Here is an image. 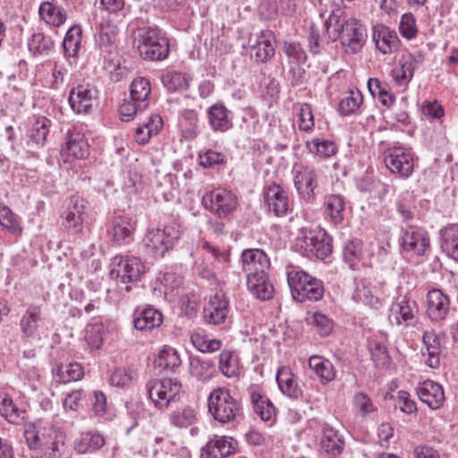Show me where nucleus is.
Masks as SVG:
<instances>
[{"label": "nucleus", "instance_id": "1", "mask_svg": "<svg viewBox=\"0 0 458 458\" xmlns=\"http://www.w3.org/2000/svg\"><path fill=\"white\" fill-rule=\"evenodd\" d=\"M140 55L149 61L165 59L169 54V42L157 28H140L136 34Z\"/></svg>", "mask_w": 458, "mask_h": 458}, {"label": "nucleus", "instance_id": "2", "mask_svg": "<svg viewBox=\"0 0 458 458\" xmlns=\"http://www.w3.org/2000/svg\"><path fill=\"white\" fill-rule=\"evenodd\" d=\"M287 281L292 296L297 301H318L324 296L323 282L304 271L289 272Z\"/></svg>", "mask_w": 458, "mask_h": 458}, {"label": "nucleus", "instance_id": "3", "mask_svg": "<svg viewBox=\"0 0 458 458\" xmlns=\"http://www.w3.org/2000/svg\"><path fill=\"white\" fill-rule=\"evenodd\" d=\"M208 407L212 417L222 424L234 420L242 412L239 401L225 387L216 388L209 394Z\"/></svg>", "mask_w": 458, "mask_h": 458}, {"label": "nucleus", "instance_id": "4", "mask_svg": "<svg viewBox=\"0 0 458 458\" xmlns=\"http://www.w3.org/2000/svg\"><path fill=\"white\" fill-rule=\"evenodd\" d=\"M145 273V266L137 257L115 256L112 261L111 276L119 280L118 286L121 291L130 292L131 285L139 282Z\"/></svg>", "mask_w": 458, "mask_h": 458}, {"label": "nucleus", "instance_id": "5", "mask_svg": "<svg viewBox=\"0 0 458 458\" xmlns=\"http://www.w3.org/2000/svg\"><path fill=\"white\" fill-rule=\"evenodd\" d=\"M182 235L181 225L172 223L163 229L152 230L148 233L143 242L147 249L157 258H163L174 248Z\"/></svg>", "mask_w": 458, "mask_h": 458}, {"label": "nucleus", "instance_id": "6", "mask_svg": "<svg viewBox=\"0 0 458 458\" xmlns=\"http://www.w3.org/2000/svg\"><path fill=\"white\" fill-rule=\"evenodd\" d=\"M181 388V383L173 378H154L146 384L150 400L159 409L166 408L180 394Z\"/></svg>", "mask_w": 458, "mask_h": 458}, {"label": "nucleus", "instance_id": "7", "mask_svg": "<svg viewBox=\"0 0 458 458\" xmlns=\"http://www.w3.org/2000/svg\"><path fill=\"white\" fill-rule=\"evenodd\" d=\"M384 162L392 174L402 179L409 178L414 169L413 155L400 146L386 148L384 152Z\"/></svg>", "mask_w": 458, "mask_h": 458}, {"label": "nucleus", "instance_id": "8", "mask_svg": "<svg viewBox=\"0 0 458 458\" xmlns=\"http://www.w3.org/2000/svg\"><path fill=\"white\" fill-rule=\"evenodd\" d=\"M202 204L219 218H225L236 208L237 198L226 190L217 189L206 193Z\"/></svg>", "mask_w": 458, "mask_h": 458}, {"label": "nucleus", "instance_id": "9", "mask_svg": "<svg viewBox=\"0 0 458 458\" xmlns=\"http://www.w3.org/2000/svg\"><path fill=\"white\" fill-rule=\"evenodd\" d=\"M367 39V30L356 19L345 21V28L340 37L346 53L356 54L361 50Z\"/></svg>", "mask_w": 458, "mask_h": 458}, {"label": "nucleus", "instance_id": "10", "mask_svg": "<svg viewBox=\"0 0 458 458\" xmlns=\"http://www.w3.org/2000/svg\"><path fill=\"white\" fill-rule=\"evenodd\" d=\"M294 186L299 195L306 201L314 199V190L318 187V174L313 166H294Z\"/></svg>", "mask_w": 458, "mask_h": 458}, {"label": "nucleus", "instance_id": "11", "mask_svg": "<svg viewBox=\"0 0 458 458\" xmlns=\"http://www.w3.org/2000/svg\"><path fill=\"white\" fill-rule=\"evenodd\" d=\"M417 312L416 301L407 295H400L392 303L388 318L392 325L408 326L414 319Z\"/></svg>", "mask_w": 458, "mask_h": 458}, {"label": "nucleus", "instance_id": "12", "mask_svg": "<svg viewBox=\"0 0 458 458\" xmlns=\"http://www.w3.org/2000/svg\"><path fill=\"white\" fill-rule=\"evenodd\" d=\"M85 214V200L80 197H72L62 215V227L71 233H78L82 230Z\"/></svg>", "mask_w": 458, "mask_h": 458}, {"label": "nucleus", "instance_id": "13", "mask_svg": "<svg viewBox=\"0 0 458 458\" xmlns=\"http://www.w3.org/2000/svg\"><path fill=\"white\" fill-rule=\"evenodd\" d=\"M264 201L267 210L277 217L284 216L290 209L287 191L276 183L271 184L264 190Z\"/></svg>", "mask_w": 458, "mask_h": 458}, {"label": "nucleus", "instance_id": "14", "mask_svg": "<svg viewBox=\"0 0 458 458\" xmlns=\"http://www.w3.org/2000/svg\"><path fill=\"white\" fill-rule=\"evenodd\" d=\"M304 252L307 257L325 259L332 252V240L324 231L310 232L303 239Z\"/></svg>", "mask_w": 458, "mask_h": 458}, {"label": "nucleus", "instance_id": "15", "mask_svg": "<svg viewBox=\"0 0 458 458\" xmlns=\"http://www.w3.org/2000/svg\"><path fill=\"white\" fill-rule=\"evenodd\" d=\"M25 437L30 449L46 447L53 452L59 450L60 441L56 440L57 433L52 427H31L25 430Z\"/></svg>", "mask_w": 458, "mask_h": 458}, {"label": "nucleus", "instance_id": "16", "mask_svg": "<svg viewBox=\"0 0 458 458\" xmlns=\"http://www.w3.org/2000/svg\"><path fill=\"white\" fill-rule=\"evenodd\" d=\"M98 97V90L89 84H81L70 91L69 104L77 114H88Z\"/></svg>", "mask_w": 458, "mask_h": 458}, {"label": "nucleus", "instance_id": "17", "mask_svg": "<svg viewBox=\"0 0 458 458\" xmlns=\"http://www.w3.org/2000/svg\"><path fill=\"white\" fill-rule=\"evenodd\" d=\"M242 268L249 276H256L264 273L270 267V259L267 255L259 249L245 250L242 253Z\"/></svg>", "mask_w": 458, "mask_h": 458}, {"label": "nucleus", "instance_id": "18", "mask_svg": "<svg viewBox=\"0 0 458 458\" xmlns=\"http://www.w3.org/2000/svg\"><path fill=\"white\" fill-rule=\"evenodd\" d=\"M321 449L328 457L335 458L344 450V436L332 426L326 424L322 428Z\"/></svg>", "mask_w": 458, "mask_h": 458}, {"label": "nucleus", "instance_id": "19", "mask_svg": "<svg viewBox=\"0 0 458 458\" xmlns=\"http://www.w3.org/2000/svg\"><path fill=\"white\" fill-rule=\"evenodd\" d=\"M450 309L449 297L439 289H432L427 294V314L433 321L445 318Z\"/></svg>", "mask_w": 458, "mask_h": 458}, {"label": "nucleus", "instance_id": "20", "mask_svg": "<svg viewBox=\"0 0 458 458\" xmlns=\"http://www.w3.org/2000/svg\"><path fill=\"white\" fill-rule=\"evenodd\" d=\"M420 400L426 403L430 409H439L445 402V393L441 385L433 381L426 380L416 388Z\"/></svg>", "mask_w": 458, "mask_h": 458}, {"label": "nucleus", "instance_id": "21", "mask_svg": "<svg viewBox=\"0 0 458 458\" xmlns=\"http://www.w3.org/2000/svg\"><path fill=\"white\" fill-rule=\"evenodd\" d=\"M401 246L403 251L423 255L429 246V239L424 232L410 227L403 231Z\"/></svg>", "mask_w": 458, "mask_h": 458}, {"label": "nucleus", "instance_id": "22", "mask_svg": "<svg viewBox=\"0 0 458 458\" xmlns=\"http://www.w3.org/2000/svg\"><path fill=\"white\" fill-rule=\"evenodd\" d=\"M373 40L377 48L383 54H390L396 51L400 45L396 32L382 24L374 27Z\"/></svg>", "mask_w": 458, "mask_h": 458}, {"label": "nucleus", "instance_id": "23", "mask_svg": "<svg viewBox=\"0 0 458 458\" xmlns=\"http://www.w3.org/2000/svg\"><path fill=\"white\" fill-rule=\"evenodd\" d=\"M276 38L272 30H262L258 36L256 43L251 47V51L258 63H267L275 55Z\"/></svg>", "mask_w": 458, "mask_h": 458}, {"label": "nucleus", "instance_id": "24", "mask_svg": "<svg viewBox=\"0 0 458 458\" xmlns=\"http://www.w3.org/2000/svg\"><path fill=\"white\" fill-rule=\"evenodd\" d=\"M228 301L221 294H215L204 307V318L208 324L218 325L228 314Z\"/></svg>", "mask_w": 458, "mask_h": 458}, {"label": "nucleus", "instance_id": "25", "mask_svg": "<svg viewBox=\"0 0 458 458\" xmlns=\"http://www.w3.org/2000/svg\"><path fill=\"white\" fill-rule=\"evenodd\" d=\"M42 319V310L39 306L30 305L21 316L19 326L23 339L33 338Z\"/></svg>", "mask_w": 458, "mask_h": 458}, {"label": "nucleus", "instance_id": "26", "mask_svg": "<svg viewBox=\"0 0 458 458\" xmlns=\"http://www.w3.org/2000/svg\"><path fill=\"white\" fill-rule=\"evenodd\" d=\"M64 150L68 156L75 158L80 159L87 157L89 155V145L83 133L75 128L69 130Z\"/></svg>", "mask_w": 458, "mask_h": 458}, {"label": "nucleus", "instance_id": "27", "mask_svg": "<svg viewBox=\"0 0 458 458\" xmlns=\"http://www.w3.org/2000/svg\"><path fill=\"white\" fill-rule=\"evenodd\" d=\"M133 226L131 220L125 216H115L108 230L112 241L116 244H127L132 240Z\"/></svg>", "mask_w": 458, "mask_h": 458}, {"label": "nucleus", "instance_id": "28", "mask_svg": "<svg viewBox=\"0 0 458 458\" xmlns=\"http://www.w3.org/2000/svg\"><path fill=\"white\" fill-rule=\"evenodd\" d=\"M250 402L253 411L263 420L274 422L276 416V409L271 400L259 392L250 394Z\"/></svg>", "mask_w": 458, "mask_h": 458}, {"label": "nucleus", "instance_id": "29", "mask_svg": "<svg viewBox=\"0 0 458 458\" xmlns=\"http://www.w3.org/2000/svg\"><path fill=\"white\" fill-rule=\"evenodd\" d=\"M247 286L258 299L266 301L273 297L274 286L268 280L267 271L247 276Z\"/></svg>", "mask_w": 458, "mask_h": 458}, {"label": "nucleus", "instance_id": "30", "mask_svg": "<svg viewBox=\"0 0 458 458\" xmlns=\"http://www.w3.org/2000/svg\"><path fill=\"white\" fill-rule=\"evenodd\" d=\"M208 120L214 131L225 132L233 127L229 111L221 104H215L208 109Z\"/></svg>", "mask_w": 458, "mask_h": 458}, {"label": "nucleus", "instance_id": "31", "mask_svg": "<svg viewBox=\"0 0 458 458\" xmlns=\"http://www.w3.org/2000/svg\"><path fill=\"white\" fill-rule=\"evenodd\" d=\"M276 382L282 393L290 398L298 399L302 395V390L299 387L295 376L290 369L286 367L279 369Z\"/></svg>", "mask_w": 458, "mask_h": 458}, {"label": "nucleus", "instance_id": "32", "mask_svg": "<svg viewBox=\"0 0 458 458\" xmlns=\"http://www.w3.org/2000/svg\"><path fill=\"white\" fill-rule=\"evenodd\" d=\"M182 361L177 351L172 347L165 346L154 360V366L161 372H173L180 367Z\"/></svg>", "mask_w": 458, "mask_h": 458}, {"label": "nucleus", "instance_id": "33", "mask_svg": "<svg viewBox=\"0 0 458 458\" xmlns=\"http://www.w3.org/2000/svg\"><path fill=\"white\" fill-rule=\"evenodd\" d=\"M151 93L149 81L139 77L131 83L130 98L135 101L140 108H147L149 105V95Z\"/></svg>", "mask_w": 458, "mask_h": 458}, {"label": "nucleus", "instance_id": "34", "mask_svg": "<svg viewBox=\"0 0 458 458\" xmlns=\"http://www.w3.org/2000/svg\"><path fill=\"white\" fill-rule=\"evenodd\" d=\"M163 322L162 313L154 308H146L134 318L133 324L136 329L144 331L159 327Z\"/></svg>", "mask_w": 458, "mask_h": 458}, {"label": "nucleus", "instance_id": "35", "mask_svg": "<svg viewBox=\"0 0 458 458\" xmlns=\"http://www.w3.org/2000/svg\"><path fill=\"white\" fill-rule=\"evenodd\" d=\"M25 411L20 409L8 394L0 396V415L8 422L15 425L21 424L25 420Z\"/></svg>", "mask_w": 458, "mask_h": 458}, {"label": "nucleus", "instance_id": "36", "mask_svg": "<svg viewBox=\"0 0 458 458\" xmlns=\"http://www.w3.org/2000/svg\"><path fill=\"white\" fill-rule=\"evenodd\" d=\"M310 368L316 373L323 384L335 378V370L332 362L321 356L313 355L309 359Z\"/></svg>", "mask_w": 458, "mask_h": 458}, {"label": "nucleus", "instance_id": "37", "mask_svg": "<svg viewBox=\"0 0 458 458\" xmlns=\"http://www.w3.org/2000/svg\"><path fill=\"white\" fill-rule=\"evenodd\" d=\"M39 15L47 23L55 27L61 26L66 20L65 10L50 2H44L40 4Z\"/></svg>", "mask_w": 458, "mask_h": 458}, {"label": "nucleus", "instance_id": "38", "mask_svg": "<svg viewBox=\"0 0 458 458\" xmlns=\"http://www.w3.org/2000/svg\"><path fill=\"white\" fill-rule=\"evenodd\" d=\"M53 373L57 377L58 383H68L81 379L84 376V369L81 364L73 362L57 365L53 369Z\"/></svg>", "mask_w": 458, "mask_h": 458}, {"label": "nucleus", "instance_id": "39", "mask_svg": "<svg viewBox=\"0 0 458 458\" xmlns=\"http://www.w3.org/2000/svg\"><path fill=\"white\" fill-rule=\"evenodd\" d=\"M326 211L335 225H339L344 221V212L345 201L340 194H330L325 199Z\"/></svg>", "mask_w": 458, "mask_h": 458}, {"label": "nucleus", "instance_id": "40", "mask_svg": "<svg viewBox=\"0 0 458 458\" xmlns=\"http://www.w3.org/2000/svg\"><path fill=\"white\" fill-rule=\"evenodd\" d=\"M81 43V28L72 26L66 32L63 40L64 55L66 58L75 57L78 55Z\"/></svg>", "mask_w": 458, "mask_h": 458}, {"label": "nucleus", "instance_id": "41", "mask_svg": "<svg viewBox=\"0 0 458 458\" xmlns=\"http://www.w3.org/2000/svg\"><path fill=\"white\" fill-rule=\"evenodd\" d=\"M105 445L104 437L97 432H86L81 434L75 443V450L80 454L96 451Z\"/></svg>", "mask_w": 458, "mask_h": 458}, {"label": "nucleus", "instance_id": "42", "mask_svg": "<svg viewBox=\"0 0 458 458\" xmlns=\"http://www.w3.org/2000/svg\"><path fill=\"white\" fill-rule=\"evenodd\" d=\"M191 375L200 381L211 379L215 372V363L208 359L195 358L191 361Z\"/></svg>", "mask_w": 458, "mask_h": 458}, {"label": "nucleus", "instance_id": "43", "mask_svg": "<svg viewBox=\"0 0 458 458\" xmlns=\"http://www.w3.org/2000/svg\"><path fill=\"white\" fill-rule=\"evenodd\" d=\"M423 343L426 345L428 358L426 361L430 368H437L440 364L439 350L440 341L434 332H425L423 335Z\"/></svg>", "mask_w": 458, "mask_h": 458}, {"label": "nucleus", "instance_id": "44", "mask_svg": "<svg viewBox=\"0 0 458 458\" xmlns=\"http://www.w3.org/2000/svg\"><path fill=\"white\" fill-rule=\"evenodd\" d=\"M441 248L449 257L458 261V230L446 227L441 230Z\"/></svg>", "mask_w": 458, "mask_h": 458}, {"label": "nucleus", "instance_id": "45", "mask_svg": "<svg viewBox=\"0 0 458 458\" xmlns=\"http://www.w3.org/2000/svg\"><path fill=\"white\" fill-rule=\"evenodd\" d=\"M30 51L34 55H48L54 49V41L51 37L42 33H35L28 43Z\"/></svg>", "mask_w": 458, "mask_h": 458}, {"label": "nucleus", "instance_id": "46", "mask_svg": "<svg viewBox=\"0 0 458 458\" xmlns=\"http://www.w3.org/2000/svg\"><path fill=\"white\" fill-rule=\"evenodd\" d=\"M162 82L169 91H182L189 88L190 77L185 73L169 72L162 76Z\"/></svg>", "mask_w": 458, "mask_h": 458}, {"label": "nucleus", "instance_id": "47", "mask_svg": "<svg viewBox=\"0 0 458 458\" xmlns=\"http://www.w3.org/2000/svg\"><path fill=\"white\" fill-rule=\"evenodd\" d=\"M362 255V242L358 239L349 241L343 249L344 262L351 267L355 268L360 262Z\"/></svg>", "mask_w": 458, "mask_h": 458}, {"label": "nucleus", "instance_id": "48", "mask_svg": "<svg viewBox=\"0 0 458 458\" xmlns=\"http://www.w3.org/2000/svg\"><path fill=\"white\" fill-rule=\"evenodd\" d=\"M115 37V26L112 25L108 21L99 23L95 35V40L100 49L110 47L114 42Z\"/></svg>", "mask_w": 458, "mask_h": 458}, {"label": "nucleus", "instance_id": "49", "mask_svg": "<svg viewBox=\"0 0 458 458\" xmlns=\"http://www.w3.org/2000/svg\"><path fill=\"white\" fill-rule=\"evenodd\" d=\"M345 21L341 18V11H332L329 17L325 21V30L328 38L332 40L340 38L344 28H345Z\"/></svg>", "mask_w": 458, "mask_h": 458}, {"label": "nucleus", "instance_id": "50", "mask_svg": "<svg viewBox=\"0 0 458 458\" xmlns=\"http://www.w3.org/2000/svg\"><path fill=\"white\" fill-rule=\"evenodd\" d=\"M369 349L375 367L377 369H384L388 367L390 363V356L385 345L377 341H370L369 343Z\"/></svg>", "mask_w": 458, "mask_h": 458}, {"label": "nucleus", "instance_id": "51", "mask_svg": "<svg viewBox=\"0 0 458 458\" xmlns=\"http://www.w3.org/2000/svg\"><path fill=\"white\" fill-rule=\"evenodd\" d=\"M105 327L100 322L89 324L86 327L85 339L91 349H99L103 344Z\"/></svg>", "mask_w": 458, "mask_h": 458}, {"label": "nucleus", "instance_id": "52", "mask_svg": "<svg viewBox=\"0 0 458 458\" xmlns=\"http://www.w3.org/2000/svg\"><path fill=\"white\" fill-rule=\"evenodd\" d=\"M309 324L312 325L322 336H327L333 330V321L322 312H314L307 317Z\"/></svg>", "mask_w": 458, "mask_h": 458}, {"label": "nucleus", "instance_id": "53", "mask_svg": "<svg viewBox=\"0 0 458 458\" xmlns=\"http://www.w3.org/2000/svg\"><path fill=\"white\" fill-rule=\"evenodd\" d=\"M233 352L230 350H223L219 355V369L223 375L227 377H235L239 374L237 361L233 359Z\"/></svg>", "mask_w": 458, "mask_h": 458}, {"label": "nucleus", "instance_id": "54", "mask_svg": "<svg viewBox=\"0 0 458 458\" xmlns=\"http://www.w3.org/2000/svg\"><path fill=\"white\" fill-rule=\"evenodd\" d=\"M50 125L51 121L44 116L38 118L34 123L30 138L34 142H36L37 145H44L47 140V136L49 132Z\"/></svg>", "mask_w": 458, "mask_h": 458}, {"label": "nucleus", "instance_id": "55", "mask_svg": "<svg viewBox=\"0 0 458 458\" xmlns=\"http://www.w3.org/2000/svg\"><path fill=\"white\" fill-rule=\"evenodd\" d=\"M0 225L13 234H21L22 228L15 219L11 208L5 205L0 206Z\"/></svg>", "mask_w": 458, "mask_h": 458}, {"label": "nucleus", "instance_id": "56", "mask_svg": "<svg viewBox=\"0 0 458 458\" xmlns=\"http://www.w3.org/2000/svg\"><path fill=\"white\" fill-rule=\"evenodd\" d=\"M362 95L360 91L351 90L349 95L339 103V112L343 115H349L357 110L360 105L362 103Z\"/></svg>", "mask_w": 458, "mask_h": 458}, {"label": "nucleus", "instance_id": "57", "mask_svg": "<svg viewBox=\"0 0 458 458\" xmlns=\"http://www.w3.org/2000/svg\"><path fill=\"white\" fill-rule=\"evenodd\" d=\"M196 420V412L190 407L181 411H175L170 415V421L178 428H187L192 425Z\"/></svg>", "mask_w": 458, "mask_h": 458}, {"label": "nucleus", "instance_id": "58", "mask_svg": "<svg viewBox=\"0 0 458 458\" xmlns=\"http://www.w3.org/2000/svg\"><path fill=\"white\" fill-rule=\"evenodd\" d=\"M198 158L199 165L205 168H215L216 165L226 163L224 154L212 149L199 152Z\"/></svg>", "mask_w": 458, "mask_h": 458}, {"label": "nucleus", "instance_id": "59", "mask_svg": "<svg viewBox=\"0 0 458 458\" xmlns=\"http://www.w3.org/2000/svg\"><path fill=\"white\" fill-rule=\"evenodd\" d=\"M194 347L201 352H213L220 349L221 342L216 339H208L199 334H194L191 337Z\"/></svg>", "mask_w": 458, "mask_h": 458}, {"label": "nucleus", "instance_id": "60", "mask_svg": "<svg viewBox=\"0 0 458 458\" xmlns=\"http://www.w3.org/2000/svg\"><path fill=\"white\" fill-rule=\"evenodd\" d=\"M400 69L394 71V79L399 85H406L412 79L415 67L403 56L400 61Z\"/></svg>", "mask_w": 458, "mask_h": 458}, {"label": "nucleus", "instance_id": "61", "mask_svg": "<svg viewBox=\"0 0 458 458\" xmlns=\"http://www.w3.org/2000/svg\"><path fill=\"white\" fill-rule=\"evenodd\" d=\"M399 30L402 36L408 39L416 36L418 30L416 27V20L412 13H407L402 16Z\"/></svg>", "mask_w": 458, "mask_h": 458}, {"label": "nucleus", "instance_id": "62", "mask_svg": "<svg viewBox=\"0 0 458 458\" xmlns=\"http://www.w3.org/2000/svg\"><path fill=\"white\" fill-rule=\"evenodd\" d=\"M158 124L155 125V128L150 127L149 123H148L144 127H139L136 130L135 140L140 144H146L152 134H157L159 131V128L162 124V119L160 116H157Z\"/></svg>", "mask_w": 458, "mask_h": 458}, {"label": "nucleus", "instance_id": "63", "mask_svg": "<svg viewBox=\"0 0 458 458\" xmlns=\"http://www.w3.org/2000/svg\"><path fill=\"white\" fill-rule=\"evenodd\" d=\"M353 404L355 409L362 415L365 416L374 411L373 403L370 398L364 393L360 392L354 395Z\"/></svg>", "mask_w": 458, "mask_h": 458}, {"label": "nucleus", "instance_id": "64", "mask_svg": "<svg viewBox=\"0 0 458 458\" xmlns=\"http://www.w3.org/2000/svg\"><path fill=\"white\" fill-rule=\"evenodd\" d=\"M299 129L301 131H309L314 127V119L311 106L308 104L301 106L300 110Z\"/></svg>", "mask_w": 458, "mask_h": 458}]
</instances>
